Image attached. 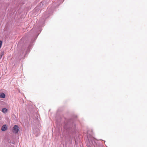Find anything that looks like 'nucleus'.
<instances>
[{
  "instance_id": "20e7f679",
  "label": "nucleus",
  "mask_w": 147,
  "mask_h": 147,
  "mask_svg": "<svg viewBox=\"0 0 147 147\" xmlns=\"http://www.w3.org/2000/svg\"><path fill=\"white\" fill-rule=\"evenodd\" d=\"M2 111L4 113H6L7 111V110L6 108H4L2 109Z\"/></svg>"
},
{
  "instance_id": "f03ea898",
  "label": "nucleus",
  "mask_w": 147,
  "mask_h": 147,
  "mask_svg": "<svg viewBox=\"0 0 147 147\" xmlns=\"http://www.w3.org/2000/svg\"><path fill=\"white\" fill-rule=\"evenodd\" d=\"M1 130L3 131H5L7 130V126L6 125H3L1 128Z\"/></svg>"
},
{
  "instance_id": "7ed1b4c3",
  "label": "nucleus",
  "mask_w": 147,
  "mask_h": 147,
  "mask_svg": "<svg viewBox=\"0 0 147 147\" xmlns=\"http://www.w3.org/2000/svg\"><path fill=\"white\" fill-rule=\"evenodd\" d=\"M5 97V94L4 93H0V97L1 98H4Z\"/></svg>"
},
{
  "instance_id": "39448f33",
  "label": "nucleus",
  "mask_w": 147,
  "mask_h": 147,
  "mask_svg": "<svg viewBox=\"0 0 147 147\" xmlns=\"http://www.w3.org/2000/svg\"><path fill=\"white\" fill-rule=\"evenodd\" d=\"M1 53H2V55H0V59H1L2 57V55H3L4 54V52H2Z\"/></svg>"
},
{
  "instance_id": "f257e3e1",
  "label": "nucleus",
  "mask_w": 147,
  "mask_h": 147,
  "mask_svg": "<svg viewBox=\"0 0 147 147\" xmlns=\"http://www.w3.org/2000/svg\"><path fill=\"white\" fill-rule=\"evenodd\" d=\"M19 131V127L17 125H15L13 128V133L16 134Z\"/></svg>"
}]
</instances>
